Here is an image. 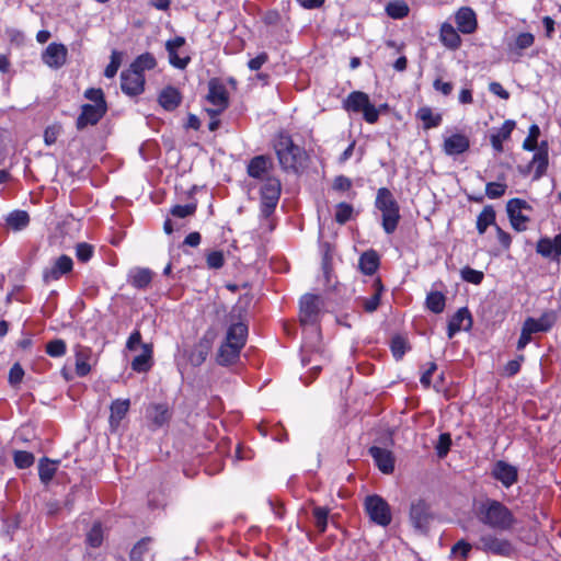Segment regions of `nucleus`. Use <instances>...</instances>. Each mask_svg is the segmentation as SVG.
<instances>
[{
    "instance_id": "41",
    "label": "nucleus",
    "mask_w": 561,
    "mask_h": 561,
    "mask_svg": "<svg viewBox=\"0 0 561 561\" xmlns=\"http://www.w3.org/2000/svg\"><path fill=\"white\" fill-rule=\"evenodd\" d=\"M151 542L150 537L141 538L131 549L129 553L130 561H142V557L149 550Z\"/></svg>"
},
{
    "instance_id": "42",
    "label": "nucleus",
    "mask_w": 561,
    "mask_h": 561,
    "mask_svg": "<svg viewBox=\"0 0 561 561\" xmlns=\"http://www.w3.org/2000/svg\"><path fill=\"white\" fill-rule=\"evenodd\" d=\"M539 135H540V129H539L538 125L533 124L529 127V133H528L527 138L523 142V149L528 150V151H534L536 149L538 150V148H539L538 137H539Z\"/></svg>"
},
{
    "instance_id": "64",
    "label": "nucleus",
    "mask_w": 561,
    "mask_h": 561,
    "mask_svg": "<svg viewBox=\"0 0 561 561\" xmlns=\"http://www.w3.org/2000/svg\"><path fill=\"white\" fill-rule=\"evenodd\" d=\"M351 187H352L351 179H348L344 175H339L333 181V188L335 191L344 192V191H348Z\"/></svg>"
},
{
    "instance_id": "49",
    "label": "nucleus",
    "mask_w": 561,
    "mask_h": 561,
    "mask_svg": "<svg viewBox=\"0 0 561 561\" xmlns=\"http://www.w3.org/2000/svg\"><path fill=\"white\" fill-rule=\"evenodd\" d=\"M391 351L397 359H401L407 351V341L402 336H394L391 341Z\"/></svg>"
},
{
    "instance_id": "4",
    "label": "nucleus",
    "mask_w": 561,
    "mask_h": 561,
    "mask_svg": "<svg viewBox=\"0 0 561 561\" xmlns=\"http://www.w3.org/2000/svg\"><path fill=\"white\" fill-rule=\"evenodd\" d=\"M376 206L382 213L383 230L389 234L392 233L397 229L400 214L399 205L388 188L381 187L378 190Z\"/></svg>"
},
{
    "instance_id": "39",
    "label": "nucleus",
    "mask_w": 561,
    "mask_h": 561,
    "mask_svg": "<svg viewBox=\"0 0 561 561\" xmlns=\"http://www.w3.org/2000/svg\"><path fill=\"white\" fill-rule=\"evenodd\" d=\"M55 472V462L50 461L47 458L41 459L38 465V474L42 482L48 483L54 478Z\"/></svg>"
},
{
    "instance_id": "28",
    "label": "nucleus",
    "mask_w": 561,
    "mask_h": 561,
    "mask_svg": "<svg viewBox=\"0 0 561 561\" xmlns=\"http://www.w3.org/2000/svg\"><path fill=\"white\" fill-rule=\"evenodd\" d=\"M141 351L131 362V368L137 373H146L152 366V344H141Z\"/></svg>"
},
{
    "instance_id": "2",
    "label": "nucleus",
    "mask_w": 561,
    "mask_h": 561,
    "mask_svg": "<svg viewBox=\"0 0 561 561\" xmlns=\"http://www.w3.org/2000/svg\"><path fill=\"white\" fill-rule=\"evenodd\" d=\"M477 514L481 523L496 530H508L515 523L512 512L495 500L488 499L481 503Z\"/></svg>"
},
{
    "instance_id": "40",
    "label": "nucleus",
    "mask_w": 561,
    "mask_h": 561,
    "mask_svg": "<svg viewBox=\"0 0 561 561\" xmlns=\"http://www.w3.org/2000/svg\"><path fill=\"white\" fill-rule=\"evenodd\" d=\"M386 12L392 19H402L409 14V7L404 1H393L387 4Z\"/></svg>"
},
{
    "instance_id": "26",
    "label": "nucleus",
    "mask_w": 561,
    "mask_h": 561,
    "mask_svg": "<svg viewBox=\"0 0 561 561\" xmlns=\"http://www.w3.org/2000/svg\"><path fill=\"white\" fill-rule=\"evenodd\" d=\"M470 147V140L462 134H454L444 141V150L448 156L460 154Z\"/></svg>"
},
{
    "instance_id": "23",
    "label": "nucleus",
    "mask_w": 561,
    "mask_h": 561,
    "mask_svg": "<svg viewBox=\"0 0 561 561\" xmlns=\"http://www.w3.org/2000/svg\"><path fill=\"white\" fill-rule=\"evenodd\" d=\"M557 321V314L554 311H546L543 312L539 319L527 318L524 323L527 325L534 333L538 332H548Z\"/></svg>"
},
{
    "instance_id": "31",
    "label": "nucleus",
    "mask_w": 561,
    "mask_h": 561,
    "mask_svg": "<svg viewBox=\"0 0 561 561\" xmlns=\"http://www.w3.org/2000/svg\"><path fill=\"white\" fill-rule=\"evenodd\" d=\"M159 103L164 110L173 111L181 103V94L175 88L168 87L159 94Z\"/></svg>"
},
{
    "instance_id": "19",
    "label": "nucleus",
    "mask_w": 561,
    "mask_h": 561,
    "mask_svg": "<svg viewBox=\"0 0 561 561\" xmlns=\"http://www.w3.org/2000/svg\"><path fill=\"white\" fill-rule=\"evenodd\" d=\"M537 252L543 257L558 259L561 255V233L553 239L545 237L537 242Z\"/></svg>"
},
{
    "instance_id": "59",
    "label": "nucleus",
    "mask_w": 561,
    "mask_h": 561,
    "mask_svg": "<svg viewBox=\"0 0 561 561\" xmlns=\"http://www.w3.org/2000/svg\"><path fill=\"white\" fill-rule=\"evenodd\" d=\"M471 545L469 542H467L466 540L461 539L459 541H457L453 548H451V554L454 556H460L461 558H467L470 550H471Z\"/></svg>"
},
{
    "instance_id": "11",
    "label": "nucleus",
    "mask_w": 561,
    "mask_h": 561,
    "mask_svg": "<svg viewBox=\"0 0 561 561\" xmlns=\"http://www.w3.org/2000/svg\"><path fill=\"white\" fill-rule=\"evenodd\" d=\"M478 548L502 557H510L514 552L513 545L508 540L490 534L480 537Z\"/></svg>"
},
{
    "instance_id": "1",
    "label": "nucleus",
    "mask_w": 561,
    "mask_h": 561,
    "mask_svg": "<svg viewBox=\"0 0 561 561\" xmlns=\"http://www.w3.org/2000/svg\"><path fill=\"white\" fill-rule=\"evenodd\" d=\"M247 336L248 327L243 322L232 323L228 328L226 340L218 351V364L222 366L233 364L245 345Z\"/></svg>"
},
{
    "instance_id": "20",
    "label": "nucleus",
    "mask_w": 561,
    "mask_h": 561,
    "mask_svg": "<svg viewBox=\"0 0 561 561\" xmlns=\"http://www.w3.org/2000/svg\"><path fill=\"white\" fill-rule=\"evenodd\" d=\"M274 163L271 157L261 154L252 158L248 164V174L254 179H263L273 168Z\"/></svg>"
},
{
    "instance_id": "18",
    "label": "nucleus",
    "mask_w": 561,
    "mask_h": 561,
    "mask_svg": "<svg viewBox=\"0 0 561 561\" xmlns=\"http://www.w3.org/2000/svg\"><path fill=\"white\" fill-rule=\"evenodd\" d=\"M207 100L211 104L220 106L221 110H226L228 107L229 102L227 90L218 79L209 80Z\"/></svg>"
},
{
    "instance_id": "7",
    "label": "nucleus",
    "mask_w": 561,
    "mask_h": 561,
    "mask_svg": "<svg viewBox=\"0 0 561 561\" xmlns=\"http://www.w3.org/2000/svg\"><path fill=\"white\" fill-rule=\"evenodd\" d=\"M409 519L415 531L426 535L434 520L430 504L421 499L413 501L410 506Z\"/></svg>"
},
{
    "instance_id": "9",
    "label": "nucleus",
    "mask_w": 561,
    "mask_h": 561,
    "mask_svg": "<svg viewBox=\"0 0 561 561\" xmlns=\"http://www.w3.org/2000/svg\"><path fill=\"white\" fill-rule=\"evenodd\" d=\"M282 185L278 179L267 176L261 187V211L264 217H268L275 209L279 196Z\"/></svg>"
},
{
    "instance_id": "38",
    "label": "nucleus",
    "mask_w": 561,
    "mask_h": 561,
    "mask_svg": "<svg viewBox=\"0 0 561 561\" xmlns=\"http://www.w3.org/2000/svg\"><path fill=\"white\" fill-rule=\"evenodd\" d=\"M446 298L440 291H432L426 297V307L434 313L444 311Z\"/></svg>"
},
{
    "instance_id": "14",
    "label": "nucleus",
    "mask_w": 561,
    "mask_h": 561,
    "mask_svg": "<svg viewBox=\"0 0 561 561\" xmlns=\"http://www.w3.org/2000/svg\"><path fill=\"white\" fill-rule=\"evenodd\" d=\"M68 50L65 45L50 43L44 50L42 59L48 67L58 69L65 65Z\"/></svg>"
},
{
    "instance_id": "51",
    "label": "nucleus",
    "mask_w": 561,
    "mask_h": 561,
    "mask_svg": "<svg viewBox=\"0 0 561 561\" xmlns=\"http://www.w3.org/2000/svg\"><path fill=\"white\" fill-rule=\"evenodd\" d=\"M196 211V204L175 205L171 209V214L178 218L192 216Z\"/></svg>"
},
{
    "instance_id": "8",
    "label": "nucleus",
    "mask_w": 561,
    "mask_h": 561,
    "mask_svg": "<svg viewBox=\"0 0 561 561\" xmlns=\"http://www.w3.org/2000/svg\"><path fill=\"white\" fill-rule=\"evenodd\" d=\"M365 512L375 524L386 527L391 523V510L389 504L380 495L373 494L365 497Z\"/></svg>"
},
{
    "instance_id": "61",
    "label": "nucleus",
    "mask_w": 561,
    "mask_h": 561,
    "mask_svg": "<svg viewBox=\"0 0 561 561\" xmlns=\"http://www.w3.org/2000/svg\"><path fill=\"white\" fill-rule=\"evenodd\" d=\"M61 127L57 125L48 126L44 131V141L47 146L56 142Z\"/></svg>"
},
{
    "instance_id": "16",
    "label": "nucleus",
    "mask_w": 561,
    "mask_h": 561,
    "mask_svg": "<svg viewBox=\"0 0 561 561\" xmlns=\"http://www.w3.org/2000/svg\"><path fill=\"white\" fill-rule=\"evenodd\" d=\"M72 259L68 255H60L56 259L55 263L50 268H46L43 273V278L46 283L50 280H57L62 275L68 274L72 271Z\"/></svg>"
},
{
    "instance_id": "22",
    "label": "nucleus",
    "mask_w": 561,
    "mask_h": 561,
    "mask_svg": "<svg viewBox=\"0 0 561 561\" xmlns=\"http://www.w3.org/2000/svg\"><path fill=\"white\" fill-rule=\"evenodd\" d=\"M456 24L461 33H473L477 28V18L473 10L468 7L460 8L456 13Z\"/></svg>"
},
{
    "instance_id": "45",
    "label": "nucleus",
    "mask_w": 561,
    "mask_h": 561,
    "mask_svg": "<svg viewBox=\"0 0 561 561\" xmlns=\"http://www.w3.org/2000/svg\"><path fill=\"white\" fill-rule=\"evenodd\" d=\"M46 353L51 357H60L66 353V343L64 340L56 339L46 344Z\"/></svg>"
},
{
    "instance_id": "55",
    "label": "nucleus",
    "mask_w": 561,
    "mask_h": 561,
    "mask_svg": "<svg viewBox=\"0 0 561 561\" xmlns=\"http://www.w3.org/2000/svg\"><path fill=\"white\" fill-rule=\"evenodd\" d=\"M119 66H121L119 53L114 50V51H112L111 61L105 68V71H104L105 77L113 78L116 75Z\"/></svg>"
},
{
    "instance_id": "13",
    "label": "nucleus",
    "mask_w": 561,
    "mask_h": 561,
    "mask_svg": "<svg viewBox=\"0 0 561 561\" xmlns=\"http://www.w3.org/2000/svg\"><path fill=\"white\" fill-rule=\"evenodd\" d=\"M106 106L83 104L81 114L77 118L76 126L79 130L85 128L88 125H95L106 113Z\"/></svg>"
},
{
    "instance_id": "57",
    "label": "nucleus",
    "mask_w": 561,
    "mask_h": 561,
    "mask_svg": "<svg viewBox=\"0 0 561 561\" xmlns=\"http://www.w3.org/2000/svg\"><path fill=\"white\" fill-rule=\"evenodd\" d=\"M206 261H207V266L209 268H215V270L222 267L224 263H225L224 254L220 251H213V252L208 253Z\"/></svg>"
},
{
    "instance_id": "36",
    "label": "nucleus",
    "mask_w": 561,
    "mask_h": 561,
    "mask_svg": "<svg viewBox=\"0 0 561 561\" xmlns=\"http://www.w3.org/2000/svg\"><path fill=\"white\" fill-rule=\"evenodd\" d=\"M495 222V211L492 206H485L477 218V229L483 234L486 228Z\"/></svg>"
},
{
    "instance_id": "34",
    "label": "nucleus",
    "mask_w": 561,
    "mask_h": 561,
    "mask_svg": "<svg viewBox=\"0 0 561 561\" xmlns=\"http://www.w3.org/2000/svg\"><path fill=\"white\" fill-rule=\"evenodd\" d=\"M416 117L423 122L424 129L437 127L442 123V115L434 114L432 108L428 106L419 108Z\"/></svg>"
},
{
    "instance_id": "17",
    "label": "nucleus",
    "mask_w": 561,
    "mask_h": 561,
    "mask_svg": "<svg viewBox=\"0 0 561 561\" xmlns=\"http://www.w3.org/2000/svg\"><path fill=\"white\" fill-rule=\"evenodd\" d=\"M369 454L374 458L378 469L386 473H392L394 470V458L390 450L373 446L369 448Z\"/></svg>"
},
{
    "instance_id": "58",
    "label": "nucleus",
    "mask_w": 561,
    "mask_h": 561,
    "mask_svg": "<svg viewBox=\"0 0 561 561\" xmlns=\"http://www.w3.org/2000/svg\"><path fill=\"white\" fill-rule=\"evenodd\" d=\"M167 51L169 54L170 64L172 66H174L175 68L184 69L188 65V62L191 60V58L188 56L180 57L178 55L176 50H172L171 49V50H167Z\"/></svg>"
},
{
    "instance_id": "24",
    "label": "nucleus",
    "mask_w": 561,
    "mask_h": 561,
    "mask_svg": "<svg viewBox=\"0 0 561 561\" xmlns=\"http://www.w3.org/2000/svg\"><path fill=\"white\" fill-rule=\"evenodd\" d=\"M529 168H535L534 180L540 179L547 171L548 168V144L541 141L539 148L530 161Z\"/></svg>"
},
{
    "instance_id": "54",
    "label": "nucleus",
    "mask_w": 561,
    "mask_h": 561,
    "mask_svg": "<svg viewBox=\"0 0 561 561\" xmlns=\"http://www.w3.org/2000/svg\"><path fill=\"white\" fill-rule=\"evenodd\" d=\"M92 254H93V247L85 243V242H81V243H78L77 247H76V255H77V259L81 262H88L91 257H92Z\"/></svg>"
},
{
    "instance_id": "15",
    "label": "nucleus",
    "mask_w": 561,
    "mask_h": 561,
    "mask_svg": "<svg viewBox=\"0 0 561 561\" xmlns=\"http://www.w3.org/2000/svg\"><path fill=\"white\" fill-rule=\"evenodd\" d=\"M492 476L505 488H510L517 481L518 471L516 467L504 460H499L493 466Z\"/></svg>"
},
{
    "instance_id": "29",
    "label": "nucleus",
    "mask_w": 561,
    "mask_h": 561,
    "mask_svg": "<svg viewBox=\"0 0 561 561\" xmlns=\"http://www.w3.org/2000/svg\"><path fill=\"white\" fill-rule=\"evenodd\" d=\"M76 374L80 377L87 376L91 371L89 359L91 357V350L85 346H76Z\"/></svg>"
},
{
    "instance_id": "12",
    "label": "nucleus",
    "mask_w": 561,
    "mask_h": 561,
    "mask_svg": "<svg viewBox=\"0 0 561 561\" xmlns=\"http://www.w3.org/2000/svg\"><path fill=\"white\" fill-rule=\"evenodd\" d=\"M145 77L130 68L121 73V88L128 95H138L144 91Z\"/></svg>"
},
{
    "instance_id": "35",
    "label": "nucleus",
    "mask_w": 561,
    "mask_h": 561,
    "mask_svg": "<svg viewBox=\"0 0 561 561\" xmlns=\"http://www.w3.org/2000/svg\"><path fill=\"white\" fill-rule=\"evenodd\" d=\"M30 222V216L25 210H14L7 217V225L15 231L24 229Z\"/></svg>"
},
{
    "instance_id": "33",
    "label": "nucleus",
    "mask_w": 561,
    "mask_h": 561,
    "mask_svg": "<svg viewBox=\"0 0 561 561\" xmlns=\"http://www.w3.org/2000/svg\"><path fill=\"white\" fill-rule=\"evenodd\" d=\"M440 41L443 44L449 48H457L460 43V36L454 26L449 23H444L440 27Z\"/></svg>"
},
{
    "instance_id": "3",
    "label": "nucleus",
    "mask_w": 561,
    "mask_h": 561,
    "mask_svg": "<svg viewBox=\"0 0 561 561\" xmlns=\"http://www.w3.org/2000/svg\"><path fill=\"white\" fill-rule=\"evenodd\" d=\"M280 168L284 171L298 172L305 160L306 152L298 145L294 144L290 136L280 134L274 144Z\"/></svg>"
},
{
    "instance_id": "6",
    "label": "nucleus",
    "mask_w": 561,
    "mask_h": 561,
    "mask_svg": "<svg viewBox=\"0 0 561 561\" xmlns=\"http://www.w3.org/2000/svg\"><path fill=\"white\" fill-rule=\"evenodd\" d=\"M322 306L321 297L318 295L306 294L300 300V323L309 325L317 339L320 337V330L317 327L320 308Z\"/></svg>"
},
{
    "instance_id": "25",
    "label": "nucleus",
    "mask_w": 561,
    "mask_h": 561,
    "mask_svg": "<svg viewBox=\"0 0 561 561\" xmlns=\"http://www.w3.org/2000/svg\"><path fill=\"white\" fill-rule=\"evenodd\" d=\"M147 417L156 427H161L171 419V412L167 404L151 403L147 408Z\"/></svg>"
},
{
    "instance_id": "27",
    "label": "nucleus",
    "mask_w": 561,
    "mask_h": 561,
    "mask_svg": "<svg viewBox=\"0 0 561 561\" xmlns=\"http://www.w3.org/2000/svg\"><path fill=\"white\" fill-rule=\"evenodd\" d=\"M210 348L211 337H207V335H205L191 351L188 355V362L193 366H201L206 360Z\"/></svg>"
},
{
    "instance_id": "47",
    "label": "nucleus",
    "mask_w": 561,
    "mask_h": 561,
    "mask_svg": "<svg viewBox=\"0 0 561 561\" xmlns=\"http://www.w3.org/2000/svg\"><path fill=\"white\" fill-rule=\"evenodd\" d=\"M483 273L466 266L461 270V278L468 283L479 285L483 280Z\"/></svg>"
},
{
    "instance_id": "50",
    "label": "nucleus",
    "mask_w": 561,
    "mask_h": 561,
    "mask_svg": "<svg viewBox=\"0 0 561 561\" xmlns=\"http://www.w3.org/2000/svg\"><path fill=\"white\" fill-rule=\"evenodd\" d=\"M102 529L100 524H95L87 535L88 543L93 547H100L102 543Z\"/></svg>"
},
{
    "instance_id": "53",
    "label": "nucleus",
    "mask_w": 561,
    "mask_h": 561,
    "mask_svg": "<svg viewBox=\"0 0 561 561\" xmlns=\"http://www.w3.org/2000/svg\"><path fill=\"white\" fill-rule=\"evenodd\" d=\"M451 445V438L448 433H443L438 437V443L436 445V450L438 457L443 458L447 455Z\"/></svg>"
},
{
    "instance_id": "43",
    "label": "nucleus",
    "mask_w": 561,
    "mask_h": 561,
    "mask_svg": "<svg viewBox=\"0 0 561 561\" xmlns=\"http://www.w3.org/2000/svg\"><path fill=\"white\" fill-rule=\"evenodd\" d=\"M329 508L317 506L313 508V516L316 519V527L320 533L325 531L328 526Z\"/></svg>"
},
{
    "instance_id": "60",
    "label": "nucleus",
    "mask_w": 561,
    "mask_h": 561,
    "mask_svg": "<svg viewBox=\"0 0 561 561\" xmlns=\"http://www.w3.org/2000/svg\"><path fill=\"white\" fill-rule=\"evenodd\" d=\"M24 376V370L22 366L18 363H15L10 371H9V382L12 386H15L22 381V378Z\"/></svg>"
},
{
    "instance_id": "48",
    "label": "nucleus",
    "mask_w": 561,
    "mask_h": 561,
    "mask_svg": "<svg viewBox=\"0 0 561 561\" xmlns=\"http://www.w3.org/2000/svg\"><path fill=\"white\" fill-rule=\"evenodd\" d=\"M506 187L504 183L490 182L485 186V194L489 198H499L504 195Z\"/></svg>"
},
{
    "instance_id": "62",
    "label": "nucleus",
    "mask_w": 561,
    "mask_h": 561,
    "mask_svg": "<svg viewBox=\"0 0 561 561\" xmlns=\"http://www.w3.org/2000/svg\"><path fill=\"white\" fill-rule=\"evenodd\" d=\"M534 332L525 323H523L519 340L517 342V350H523L531 341Z\"/></svg>"
},
{
    "instance_id": "10",
    "label": "nucleus",
    "mask_w": 561,
    "mask_h": 561,
    "mask_svg": "<svg viewBox=\"0 0 561 561\" xmlns=\"http://www.w3.org/2000/svg\"><path fill=\"white\" fill-rule=\"evenodd\" d=\"M531 209V206L526 201L520 198H512L507 202L506 211L511 225L516 231L526 230L529 217L524 215L523 211Z\"/></svg>"
},
{
    "instance_id": "37",
    "label": "nucleus",
    "mask_w": 561,
    "mask_h": 561,
    "mask_svg": "<svg viewBox=\"0 0 561 561\" xmlns=\"http://www.w3.org/2000/svg\"><path fill=\"white\" fill-rule=\"evenodd\" d=\"M156 65L157 61L154 57L149 53H145L137 57L129 68L137 70L138 73H144L145 70L153 69Z\"/></svg>"
},
{
    "instance_id": "21",
    "label": "nucleus",
    "mask_w": 561,
    "mask_h": 561,
    "mask_svg": "<svg viewBox=\"0 0 561 561\" xmlns=\"http://www.w3.org/2000/svg\"><path fill=\"white\" fill-rule=\"evenodd\" d=\"M472 325V318L467 308H460L449 320L448 337L451 339L461 329L469 330Z\"/></svg>"
},
{
    "instance_id": "5",
    "label": "nucleus",
    "mask_w": 561,
    "mask_h": 561,
    "mask_svg": "<svg viewBox=\"0 0 561 561\" xmlns=\"http://www.w3.org/2000/svg\"><path fill=\"white\" fill-rule=\"evenodd\" d=\"M343 106L348 112L363 113L364 119L369 124H375L379 117V111L370 103L368 94L362 91H353L343 102Z\"/></svg>"
},
{
    "instance_id": "44",
    "label": "nucleus",
    "mask_w": 561,
    "mask_h": 561,
    "mask_svg": "<svg viewBox=\"0 0 561 561\" xmlns=\"http://www.w3.org/2000/svg\"><path fill=\"white\" fill-rule=\"evenodd\" d=\"M13 459L15 466L20 469H26L31 467L35 460L33 454L24 450L15 451Z\"/></svg>"
},
{
    "instance_id": "32",
    "label": "nucleus",
    "mask_w": 561,
    "mask_h": 561,
    "mask_svg": "<svg viewBox=\"0 0 561 561\" xmlns=\"http://www.w3.org/2000/svg\"><path fill=\"white\" fill-rule=\"evenodd\" d=\"M359 270L365 275H373L379 266V256L376 251L364 252L359 257Z\"/></svg>"
},
{
    "instance_id": "46",
    "label": "nucleus",
    "mask_w": 561,
    "mask_h": 561,
    "mask_svg": "<svg viewBox=\"0 0 561 561\" xmlns=\"http://www.w3.org/2000/svg\"><path fill=\"white\" fill-rule=\"evenodd\" d=\"M353 214L352 205L347 203H340L336 205L335 220L336 222L344 225L348 221Z\"/></svg>"
},
{
    "instance_id": "30",
    "label": "nucleus",
    "mask_w": 561,
    "mask_h": 561,
    "mask_svg": "<svg viewBox=\"0 0 561 561\" xmlns=\"http://www.w3.org/2000/svg\"><path fill=\"white\" fill-rule=\"evenodd\" d=\"M130 401L128 399H116L111 403L110 424L112 428H116L121 421L125 417L129 410Z\"/></svg>"
},
{
    "instance_id": "56",
    "label": "nucleus",
    "mask_w": 561,
    "mask_h": 561,
    "mask_svg": "<svg viewBox=\"0 0 561 561\" xmlns=\"http://www.w3.org/2000/svg\"><path fill=\"white\" fill-rule=\"evenodd\" d=\"M84 96L90 100L91 102H93L92 105H103V106H106V102L104 100V93L101 89H88L85 92H84Z\"/></svg>"
},
{
    "instance_id": "52",
    "label": "nucleus",
    "mask_w": 561,
    "mask_h": 561,
    "mask_svg": "<svg viewBox=\"0 0 561 561\" xmlns=\"http://www.w3.org/2000/svg\"><path fill=\"white\" fill-rule=\"evenodd\" d=\"M151 282V272L148 270H139L133 276V284L138 288L146 287Z\"/></svg>"
},
{
    "instance_id": "63",
    "label": "nucleus",
    "mask_w": 561,
    "mask_h": 561,
    "mask_svg": "<svg viewBox=\"0 0 561 561\" xmlns=\"http://www.w3.org/2000/svg\"><path fill=\"white\" fill-rule=\"evenodd\" d=\"M534 41H535V37L531 33H520L516 37L515 43L519 49H525V48L530 47L534 44Z\"/></svg>"
}]
</instances>
